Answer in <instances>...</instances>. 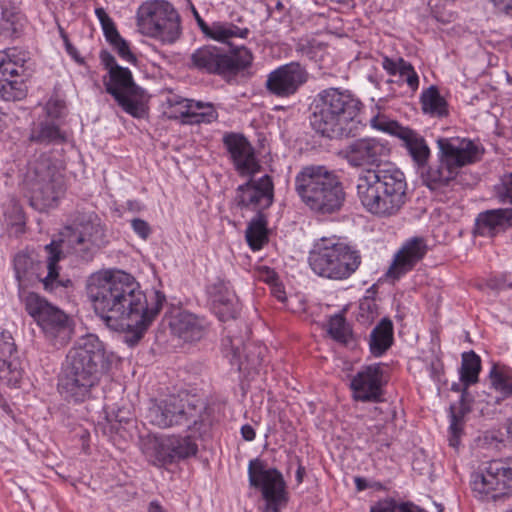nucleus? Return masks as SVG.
Returning a JSON list of instances; mask_svg holds the SVG:
<instances>
[{
  "instance_id": "2",
  "label": "nucleus",
  "mask_w": 512,
  "mask_h": 512,
  "mask_svg": "<svg viewBox=\"0 0 512 512\" xmlns=\"http://www.w3.org/2000/svg\"><path fill=\"white\" fill-rule=\"evenodd\" d=\"M407 183L401 170L392 165L361 172L356 182L357 198L372 215H396L406 203Z\"/></svg>"
},
{
  "instance_id": "33",
  "label": "nucleus",
  "mask_w": 512,
  "mask_h": 512,
  "mask_svg": "<svg viewBox=\"0 0 512 512\" xmlns=\"http://www.w3.org/2000/svg\"><path fill=\"white\" fill-rule=\"evenodd\" d=\"M25 58L15 48L0 51V79L22 76Z\"/></svg>"
},
{
  "instance_id": "34",
  "label": "nucleus",
  "mask_w": 512,
  "mask_h": 512,
  "mask_svg": "<svg viewBox=\"0 0 512 512\" xmlns=\"http://www.w3.org/2000/svg\"><path fill=\"white\" fill-rule=\"evenodd\" d=\"M266 225L267 220L263 213H257L250 221L246 230V240L252 250H260L268 241Z\"/></svg>"
},
{
  "instance_id": "3",
  "label": "nucleus",
  "mask_w": 512,
  "mask_h": 512,
  "mask_svg": "<svg viewBox=\"0 0 512 512\" xmlns=\"http://www.w3.org/2000/svg\"><path fill=\"white\" fill-rule=\"evenodd\" d=\"M103 363L104 349L98 338H82L67 353L58 383L61 394L74 402L88 399L99 381Z\"/></svg>"
},
{
  "instance_id": "50",
  "label": "nucleus",
  "mask_w": 512,
  "mask_h": 512,
  "mask_svg": "<svg viewBox=\"0 0 512 512\" xmlns=\"http://www.w3.org/2000/svg\"><path fill=\"white\" fill-rule=\"evenodd\" d=\"M132 228L134 232L139 235L142 239L148 238L151 233V229L149 224L139 218H135L131 221Z\"/></svg>"
},
{
  "instance_id": "62",
  "label": "nucleus",
  "mask_w": 512,
  "mask_h": 512,
  "mask_svg": "<svg viewBox=\"0 0 512 512\" xmlns=\"http://www.w3.org/2000/svg\"><path fill=\"white\" fill-rule=\"evenodd\" d=\"M148 512H164V509L158 501H151L148 506Z\"/></svg>"
},
{
  "instance_id": "28",
  "label": "nucleus",
  "mask_w": 512,
  "mask_h": 512,
  "mask_svg": "<svg viewBox=\"0 0 512 512\" xmlns=\"http://www.w3.org/2000/svg\"><path fill=\"white\" fill-rule=\"evenodd\" d=\"M15 351V344L11 336H0V381L9 386L16 387L21 378L22 371L8 360Z\"/></svg>"
},
{
  "instance_id": "21",
  "label": "nucleus",
  "mask_w": 512,
  "mask_h": 512,
  "mask_svg": "<svg viewBox=\"0 0 512 512\" xmlns=\"http://www.w3.org/2000/svg\"><path fill=\"white\" fill-rule=\"evenodd\" d=\"M383 384V365L377 363L362 367L352 378L350 387L355 400L378 402L383 394Z\"/></svg>"
},
{
  "instance_id": "7",
  "label": "nucleus",
  "mask_w": 512,
  "mask_h": 512,
  "mask_svg": "<svg viewBox=\"0 0 512 512\" xmlns=\"http://www.w3.org/2000/svg\"><path fill=\"white\" fill-rule=\"evenodd\" d=\"M360 264L359 252L337 236L320 238L309 256V265L313 272L331 280L348 279Z\"/></svg>"
},
{
  "instance_id": "23",
  "label": "nucleus",
  "mask_w": 512,
  "mask_h": 512,
  "mask_svg": "<svg viewBox=\"0 0 512 512\" xmlns=\"http://www.w3.org/2000/svg\"><path fill=\"white\" fill-rule=\"evenodd\" d=\"M427 252L426 241L422 237H413L407 240L395 254L393 262L386 275L389 278L399 279L411 271L423 259Z\"/></svg>"
},
{
  "instance_id": "42",
  "label": "nucleus",
  "mask_w": 512,
  "mask_h": 512,
  "mask_svg": "<svg viewBox=\"0 0 512 512\" xmlns=\"http://www.w3.org/2000/svg\"><path fill=\"white\" fill-rule=\"evenodd\" d=\"M35 263L32 258L25 253H18L14 258L15 275L18 281L28 278L34 270Z\"/></svg>"
},
{
  "instance_id": "12",
  "label": "nucleus",
  "mask_w": 512,
  "mask_h": 512,
  "mask_svg": "<svg viewBox=\"0 0 512 512\" xmlns=\"http://www.w3.org/2000/svg\"><path fill=\"white\" fill-rule=\"evenodd\" d=\"M23 301L25 310L49 340L63 345L70 339L72 328L68 316L62 310L35 292L27 293Z\"/></svg>"
},
{
  "instance_id": "25",
  "label": "nucleus",
  "mask_w": 512,
  "mask_h": 512,
  "mask_svg": "<svg viewBox=\"0 0 512 512\" xmlns=\"http://www.w3.org/2000/svg\"><path fill=\"white\" fill-rule=\"evenodd\" d=\"M208 293L212 308L221 321L237 316L240 310L239 302L229 282L218 279L208 288Z\"/></svg>"
},
{
  "instance_id": "13",
  "label": "nucleus",
  "mask_w": 512,
  "mask_h": 512,
  "mask_svg": "<svg viewBox=\"0 0 512 512\" xmlns=\"http://www.w3.org/2000/svg\"><path fill=\"white\" fill-rule=\"evenodd\" d=\"M472 491L481 500H496L512 494V457L490 461L472 476Z\"/></svg>"
},
{
  "instance_id": "5",
  "label": "nucleus",
  "mask_w": 512,
  "mask_h": 512,
  "mask_svg": "<svg viewBox=\"0 0 512 512\" xmlns=\"http://www.w3.org/2000/svg\"><path fill=\"white\" fill-rule=\"evenodd\" d=\"M294 190L301 202L315 215L339 212L346 193L340 177L324 165H306L294 178Z\"/></svg>"
},
{
  "instance_id": "32",
  "label": "nucleus",
  "mask_w": 512,
  "mask_h": 512,
  "mask_svg": "<svg viewBox=\"0 0 512 512\" xmlns=\"http://www.w3.org/2000/svg\"><path fill=\"white\" fill-rule=\"evenodd\" d=\"M393 343V323L383 318L371 331L369 346L374 356L383 355Z\"/></svg>"
},
{
  "instance_id": "8",
  "label": "nucleus",
  "mask_w": 512,
  "mask_h": 512,
  "mask_svg": "<svg viewBox=\"0 0 512 512\" xmlns=\"http://www.w3.org/2000/svg\"><path fill=\"white\" fill-rule=\"evenodd\" d=\"M25 184L30 203L37 210L53 207L64 194V178L50 157L41 155L29 164Z\"/></svg>"
},
{
  "instance_id": "15",
  "label": "nucleus",
  "mask_w": 512,
  "mask_h": 512,
  "mask_svg": "<svg viewBox=\"0 0 512 512\" xmlns=\"http://www.w3.org/2000/svg\"><path fill=\"white\" fill-rule=\"evenodd\" d=\"M107 93L112 95L118 105L133 117H142L144 107L142 99L144 91L133 81L132 73L128 68L115 66L109 74V80L104 81Z\"/></svg>"
},
{
  "instance_id": "26",
  "label": "nucleus",
  "mask_w": 512,
  "mask_h": 512,
  "mask_svg": "<svg viewBox=\"0 0 512 512\" xmlns=\"http://www.w3.org/2000/svg\"><path fill=\"white\" fill-rule=\"evenodd\" d=\"M507 227H512V208L492 209L478 214L474 233L493 238Z\"/></svg>"
},
{
  "instance_id": "30",
  "label": "nucleus",
  "mask_w": 512,
  "mask_h": 512,
  "mask_svg": "<svg viewBox=\"0 0 512 512\" xmlns=\"http://www.w3.org/2000/svg\"><path fill=\"white\" fill-rule=\"evenodd\" d=\"M400 138L418 168H424L430 157V149L425 139L415 131L405 127Z\"/></svg>"
},
{
  "instance_id": "4",
  "label": "nucleus",
  "mask_w": 512,
  "mask_h": 512,
  "mask_svg": "<svg viewBox=\"0 0 512 512\" xmlns=\"http://www.w3.org/2000/svg\"><path fill=\"white\" fill-rule=\"evenodd\" d=\"M361 107V101L349 91L325 89L313 101L311 126L330 139L352 136Z\"/></svg>"
},
{
  "instance_id": "52",
  "label": "nucleus",
  "mask_w": 512,
  "mask_h": 512,
  "mask_svg": "<svg viewBox=\"0 0 512 512\" xmlns=\"http://www.w3.org/2000/svg\"><path fill=\"white\" fill-rule=\"evenodd\" d=\"M402 62H406V61L402 58H398V59L394 60V59H390L388 57H384L382 66L390 75H396V74H399V72H400Z\"/></svg>"
},
{
  "instance_id": "11",
  "label": "nucleus",
  "mask_w": 512,
  "mask_h": 512,
  "mask_svg": "<svg viewBox=\"0 0 512 512\" xmlns=\"http://www.w3.org/2000/svg\"><path fill=\"white\" fill-rule=\"evenodd\" d=\"M137 26L143 35L168 43L176 41L181 33L179 14L165 0L141 4L137 10Z\"/></svg>"
},
{
  "instance_id": "27",
  "label": "nucleus",
  "mask_w": 512,
  "mask_h": 512,
  "mask_svg": "<svg viewBox=\"0 0 512 512\" xmlns=\"http://www.w3.org/2000/svg\"><path fill=\"white\" fill-rule=\"evenodd\" d=\"M170 328L174 335L185 342L198 341L205 332L203 321L189 312H180L174 316Z\"/></svg>"
},
{
  "instance_id": "47",
  "label": "nucleus",
  "mask_w": 512,
  "mask_h": 512,
  "mask_svg": "<svg viewBox=\"0 0 512 512\" xmlns=\"http://www.w3.org/2000/svg\"><path fill=\"white\" fill-rule=\"evenodd\" d=\"M194 100H189L182 98L177 95H173L167 98V104L169 106L170 111L168 112L170 118L174 119H181V122L183 123L184 115L182 114V110H184L182 107L185 105L182 104V102H193Z\"/></svg>"
},
{
  "instance_id": "64",
  "label": "nucleus",
  "mask_w": 512,
  "mask_h": 512,
  "mask_svg": "<svg viewBox=\"0 0 512 512\" xmlns=\"http://www.w3.org/2000/svg\"><path fill=\"white\" fill-rule=\"evenodd\" d=\"M282 507L283 506H276L274 508V507H269V505H265L263 512H280V509Z\"/></svg>"
},
{
  "instance_id": "41",
  "label": "nucleus",
  "mask_w": 512,
  "mask_h": 512,
  "mask_svg": "<svg viewBox=\"0 0 512 512\" xmlns=\"http://www.w3.org/2000/svg\"><path fill=\"white\" fill-rule=\"evenodd\" d=\"M370 125L379 131L389 133L391 135L399 137L405 127L398 124V122L389 119L387 116L378 114L371 118Z\"/></svg>"
},
{
  "instance_id": "9",
  "label": "nucleus",
  "mask_w": 512,
  "mask_h": 512,
  "mask_svg": "<svg viewBox=\"0 0 512 512\" xmlns=\"http://www.w3.org/2000/svg\"><path fill=\"white\" fill-rule=\"evenodd\" d=\"M204 403L194 397L180 398L170 396L163 400L152 401L146 419L159 428L186 425L188 428L197 427L204 421Z\"/></svg>"
},
{
  "instance_id": "55",
  "label": "nucleus",
  "mask_w": 512,
  "mask_h": 512,
  "mask_svg": "<svg viewBox=\"0 0 512 512\" xmlns=\"http://www.w3.org/2000/svg\"><path fill=\"white\" fill-rule=\"evenodd\" d=\"M100 60H101V63L104 65V67L108 70L109 74L113 67L119 66L117 64L114 56L105 50L100 52Z\"/></svg>"
},
{
  "instance_id": "51",
  "label": "nucleus",
  "mask_w": 512,
  "mask_h": 512,
  "mask_svg": "<svg viewBox=\"0 0 512 512\" xmlns=\"http://www.w3.org/2000/svg\"><path fill=\"white\" fill-rule=\"evenodd\" d=\"M63 108L64 102L58 98H50L45 106L47 115L52 117H59Z\"/></svg>"
},
{
  "instance_id": "60",
  "label": "nucleus",
  "mask_w": 512,
  "mask_h": 512,
  "mask_svg": "<svg viewBox=\"0 0 512 512\" xmlns=\"http://www.w3.org/2000/svg\"><path fill=\"white\" fill-rule=\"evenodd\" d=\"M272 293L273 295L279 300V301H284L286 298H285V291L282 289V287L280 285H275L273 288H272Z\"/></svg>"
},
{
  "instance_id": "43",
  "label": "nucleus",
  "mask_w": 512,
  "mask_h": 512,
  "mask_svg": "<svg viewBox=\"0 0 512 512\" xmlns=\"http://www.w3.org/2000/svg\"><path fill=\"white\" fill-rule=\"evenodd\" d=\"M495 195L501 203L512 205V172L503 175L495 185Z\"/></svg>"
},
{
  "instance_id": "17",
  "label": "nucleus",
  "mask_w": 512,
  "mask_h": 512,
  "mask_svg": "<svg viewBox=\"0 0 512 512\" xmlns=\"http://www.w3.org/2000/svg\"><path fill=\"white\" fill-rule=\"evenodd\" d=\"M68 242L77 250L90 251L105 243V232L97 214L77 213L72 226L67 227Z\"/></svg>"
},
{
  "instance_id": "37",
  "label": "nucleus",
  "mask_w": 512,
  "mask_h": 512,
  "mask_svg": "<svg viewBox=\"0 0 512 512\" xmlns=\"http://www.w3.org/2000/svg\"><path fill=\"white\" fill-rule=\"evenodd\" d=\"M480 370L481 359L474 351H469L462 354L460 380L465 389L478 381Z\"/></svg>"
},
{
  "instance_id": "31",
  "label": "nucleus",
  "mask_w": 512,
  "mask_h": 512,
  "mask_svg": "<svg viewBox=\"0 0 512 512\" xmlns=\"http://www.w3.org/2000/svg\"><path fill=\"white\" fill-rule=\"evenodd\" d=\"M184 115L183 124H210L218 119V113L210 102L193 101L182 102Z\"/></svg>"
},
{
  "instance_id": "6",
  "label": "nucleus",
  "mask_w": 512,
  "mask_h": 512,
  "mask_svg": "<svg viewBox=\"0 0 512 512\" xmlns=\"http://www.w3.org/2000/svg\"><path fill=\"white\" fill-rule=\"evenodd\" d=\"M438 164L421 172L424 184L431 190L449 185L456 179L459 170L467 165L478 162L484 149L469 138H439Z\"/></svg>"
},
{
  "instance_id": "20",
  "label": "nucleus",
  "mask_w": 512,
  "mask_h": 512,
  "mask_svg": "<svg viewBox=\"0 0 512 512\" xmlns=\"http://www.w3.org/2000/svg\"><path fill=\"white\" fill-rule=\"evenodd\" d=\"M390 153L387 143L377 138H361L348 144L342 157L352 167L371 166L380 162Z\"/></svg>"
},
{
  "instance_id": "14",
  "label": "nucleus",
  "mask_w": 512,
  "mask_h": 512,
  "mask_svg": "<svg viewBox=\"0 0 512 512\" xmlns=\"http://www.w3.org/2000/svg\"><path fill=\"white\" fill-rule=\"evenodd\" d=\"M142 451L154 465H164L195 456L198 445L191 436L172 435L165 438L153 436L143 441Z\"/></svg>"
},
{
  "instance_id": "40",
  "label": "nucleus",
  "mask_w": 512,
  "mask_h": 512,
  "mask_svg": "<svg viewBox=\"0 0 512 512\" xmlns=\"http://www.w3.org/2000/svg\"><path fill=\"white\" fill-rule=\"evenodd\" d=\"M328 333L334 340L340 343H347L351 337V330L345 318L340 314H336L330 318L328 322Z\"/></svg>"
},
{
  "instance_id": "58",
  "label": "nucleus",
  "mask_w": 512,
  "mask_h": 512,
  "mask_svg": "<svg viewBox=\"0 0 512 512\" xmlns=\"http://www.w3.org/2000/svg\"><path fill=\"white\" fill-rule=\"evenodd\" d=\"M241 434H242V437L246 440V441H252L255 439V436H256V433H255V430L253 429L252 426L250 425H244L242 426L241 428Z\"/></svg>"
},
{
  "instance_id": "61",
  "label": "nucleus",
  "mask_w": 512,
  "mask_h": 512,
  "mask_svg": "<svg viewBox=\"0 0 512 512\" xmlns=\"http://www.w3.org/2000/svg\"><path fill=\"white\" fill-rule=\"evenodd\" d=\"M95 14H96L98 20L100 21V24H102L106 20L110 19L109 15L106 13L104 8H102V7L96 8Z\"/></svg>"
},
{
  "instance_id": "35",
  "label": "nucleus",
  "mask_w": 512,
  "mask_h": 512,
  "mask_svg": "<svg viewBox=\"0 0 512 512\" xmlns=\"http://www.w3.org/2000/svg\"><path fill=\"white\" fill-rule=\"evenodd\" d=\"M420 102L425 114L433 116H444L447 114V102L434 85L422 92Z\"/></svg>"
},
{
  "instance_id": "54",
  "label": "nucleus",
  "mask_w": 512,
  "mask_h": 512,
  "mask_svg": "<svg viewBox=\"0 0 512 512\" xmlns=\"http://www.w3.org/2000/svg\"><path fill=\"white\" fill-rule=\"evenodd\" d=\"M106 40L115 39L120 34L118 33L113 20L110 18L101 24Z\"/></svg>"
},
{
  "instance_id": "48",
  "label": "nucleus",
  "mask_w": 512,
  "mask_h": 512,
  "mask_svg": "<svg viewBox=\"0 0 512 512\" xmlns=\"http://www.w3.org/2000/svg\"><path fill=\"white\" fill-rule=\"evenodd\" d=\"M461 417L452 411L451 424L449 427V445L457 448L460 443V436L462 431Z\"/></svg>"
},
{
  "instance_id": "45",
  "label": "nucleus",
  "mask_w": 512,
  "mask_h": 512,
  "mask_svg": "<svg viewBox=\"0 0 512 512\" xmlns=\"http://www.w3.org/2000/svg\"><path fill=\"white\" fill-rule=\"evenodd\" d=\"M114 49L117 51L118 55L126 62L135 63L136 57L130 51L128 43L119 35L115 39H110L108 41Z\"/></svg>"
},
{
  "instance_id": "57",
  "label": "nucleus",
  "mask_w": 512,
  "mask_h": 512,
  "mask_svg": "<svg viewBox=\"0 0 512 512\" xmlns=\"http://www.w3.org/2000/svg\"><path fill=\"white\" fill-rule=\"evenodd\" d=\"M491 1L499 11L512 16V0H491Z\"/></svg>"
},
{
  "instance_id": "22",
  "label": "nucleus",
  "mask_w": 512,
  "mask_h": 512,
  "mask_svg": "<svg viewBox=\"0 0 512 512\" xmlns=\"http://www.w3.org/2000/svg\"><path fill=\"white\" fill-rule=\"evenodd\" d=\"M64 240L60 242L52 241L50 244L45 245L44 249L47 254L45 261H38L34 265L31 275L43 284L46 291H54L59 287H67L70 280L63 281L59 278V265L58 262L62 258L61 245Z\"/></svg>"
},
{
  "instance_id": "24",
  "label": "nucleus",
  "mask_w": 512,
  "mask_h": 512,
  "mask_svg": "<svg viewBox=\"0 0 512 512\" xmlns=\"http://www.w3.org/2000/svg\"><path fill=\"white\" fill-rule=\"evenodd\" d=\"M227 148L236 170L242 175H252L259 169L254 149L249 141L240 134L230 133L224 136Z\"/></svg>"
},
{
  "instance_id": "36",
  "label": "nucleus",
  "mask_w": 512,
  "mask_h": 512,
  "mask_svg": "<svg viewBox=\"0 0 512 512\" xmlns=\"http://www.w3.org/2000/svg\"><path fill=\"white\" fill-rule=\"evenodd\" d=\"M209 30V38L222 43H229L232 38L246 39L250 34L248 28H240L231 22H213Z\"/></svg>"
},
{
  "instance_id": "16",
  "label": "nucleus",
  "mask_w": 512,
  "mask_h": 512,
  "mask_svg": "<svg viewBox=\"0 0 512 512\" xmlns=\"http://www.w3.org/2000/svg\"><path fill=\"white\" fill-rule=\"evenodd\" d=\"M249 483L259 489L269 507L286 506L288 502L286 484L282 474L275 468H267L264 461L255 458L248 465Z\"/></svg>"
},
{
  "instance_id": "53",
  "label": "nucleus",
  "mask_w": 512,
  "mask_h": 512,
  "mask_svg": "<svg viewBox=\"0 0 512 512\" xmlns=\"http://www.w3.org/2000/svg\"><path fill=\"white\" fill-rule=\"evenodd\" d=\"M368 312L367 319L373 320L377 316V305L374 300L365 299L360 303V316L364 317V313Z\"/></svg>"
},
{
  "instance_id": "63",
  "label": "nucleus",
  "mask_w": 512,
  "mask_h": 512,
  "mask_svg": "<svg viewBox=\"0 0 512 512\" xmlns=\"http://www.w3.org/2000/svg\"><path fill=\"white\" fill-rule=\"evenodd\" d=\"M355 484L359 491L365 490L367 488L366 480L361 477L355 478Z\"/></svg>"
},
{
  "instance_id": "18",
  "label": "nucleus",
  "mask_w": 512,
  "mask_h": 512,
  "mask_svg": "<svg viewBox=\"0 0 512 512\" xmlns=\"http://www.w3.org/2000/svg\"><path fill=\"white\" fill-rule=\"evenodd\" d=\"M308 80V72L298 62L282 65L270 72L266 80V88L279 97H289Z\"/></svg>"
},
{
  "instance_id": "29",
  "label": "nucleus",
  "mask_w": 512,
  "mask_h": 512,
  "mask_svg": "<svg viewBox=\"0 0 512 512\" xmlns=\"http://www.w3.org/2000/svg\"><path fill=\"white\" fill-rule=\"evenodd\" d=\"M66 140V133L47 119L34 123L29 135V141L40 145H58L65 143Z\"/></svg>"
},
{
  "instance_id": "49",
  "label": "nucleus",
  "mask_w": 512,
  "mask_h": 512,
  "mask_svg": "<svg viewBox=\"0 0 512 512\" xmlns=\"http://www.w3.org/2000/svg\"><path fill=\"white\" fill-rule=\"evenodd\" d=\"M240 341H235L231 337H227L223 340V346L227 348L230 347V351L232 354V359L235 360V363L242 365L241 357L244 351L249 349V346L243 345V347H240Z\"/></svg>"
},
{
  "instance_id": "38",
  "label": "nucleus",
  "mask_w": 512,
  "mask_h": 512,
  "mask_svg": "<svg viewBox=\"0 0 512 512\" xmlns=\"http://www.w3.org/2000/svg\"><path fill=\"white\" fill-rule=\"evenodd\" d=\"M27 95V86L23 79H0V98L4 101H20Z\"/></svg>"
},
{
  "instance_id": "46",
  "label": "nucleus",
  "mask_w": 512,
  "mask_h": 512,
  "mask_svg": "<svg viewBox=\"0 0 512 512\" xmlns=\"http://www.w3.org/2000/svg\"><path fill=\"white\" fill-rule=\"evenodd\" d=\"M491 383L496 390L501 391L505 394L512 385L511 379L506 376L503 372L499 371L495 366L490 372Z\"/></svg>"
},
{
  "instance_id": "56",
  "label": "nucleus",
  "mask_w": 512,
  "mask_h": 512,
  "mask_svg": "<svg viewBox=\"0 0 512 512\" xmlns=\"http://www.w3.org/2000/svg\"><path fill=\"white\" fill-rule=\"evenodd\" d=\"M61 35L65 44L67 53L74 58L77 62H82L77 49L70 43L68 36L61 31Z\"/></svg>"
},
{
  "instance_id": "59",
  "label": "nucleus",
  "mask_w": 512,
  "mask_h": 512,
  "mask_svg": "<svg viewBox=\"0 0 512 512\" xmlns=\"http://www.w3.org/2000/svg\"><path fill=\"white\" fill-rule=\"evenodd\" d=\"M194 13H195V16H196V19H197V22H198V25L201 29V31L208 37H210V30L211 29V25H208L207 23H205V21L203 19L200 18V16L198 15L197 11L194 9Z\"/></svg>"
},
{
  "instance_id": "1",
  "label": "nucleus",
  "mask_w": 512,
  "mask_h": 512,
  "mask_svg": "<svg viewBox=\"0 0 512 512\" xmlns=\"http://www.w3.org/2000/svg\"><path fill=\"white\" fill-rule=\"evenodd\" d=\"M86 292L96 315L114 330L127 329L133 334V342L143 337L166 299L163 293L155 291L149 305L136 279L116 269L90 275Z\"/></svg>"
},
{
  "instance_id": "10",
  "label": "nucleus",
  "mask_w": 512,
  "mask_h": 512,
  "mask_svg": "<svg viewBox=\"0 0 512 512\" xmlns=\"http://www.w3.org/2000/svg\"><path fill=\"white\" fill-rule=\"evenodd\" d=\"M252 62L253 54L245 46L236 47L227 54L216 46L205 45L191 54L189 66L201 73L226 77L237 75Z\"/></svg>"
},
{
  "instance_id": "44",
  "label": "nucleus",
  "mask_w": 512,
  "mask_h": 512,
  "mask_svg": "<svg viewBox=\"0 0 512 512\" xmlns=\"http://www.w3.org/2000/svg\"><path fill=\"white\" fill-rule=\"evenodd\" d=\"M398 75L403 81L407 83L408 87L412 91H416L418 89L419 77L414 70V67L409 62H402V66Z\"/></svg>"
},
{
  "instance_id": "19",
  "label": "nucleus",
  "mask_w": 512,
  "mask_h": 512,
  "mask_svg": "<svg viewBox=\"0 0 512 512\" xmlns=\"http://www.w3.org/2000/svg\"><path fill=\"white\" fill-rule=\"evenodd\" d=\"M274 185L269 175H264L258 180L250 179L240 185L236 191L235 201L238 206L247 208L257 213L267 209L273 203Z\"/></svg>"
},
{
  "instance_id": "39",
  "label": "nucleus",
  "mask_w": 512,
  "mask_h": 512,
  "mask_svg": "<svg viewBox=\"0 0 512 512\" xmlns=\"http://www.w3.org/2000/svg\"><path fill=\"white\" fill-rule=\"evenodd\" d=\"M370 512H424V510L412 502H397L393 498H385L372 505Z\"/></svg>"
}]
</instances>
